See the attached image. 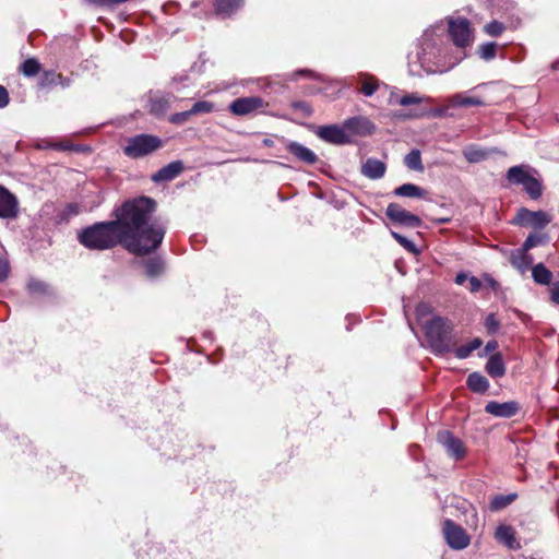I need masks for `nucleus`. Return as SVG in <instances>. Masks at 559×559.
<instances>
[{"mask_svg":"<svg viewBox=\"0 0 559 559\" xmlns=\"http://www.w3.org/2000/svg\"><path fill=\"white\" fill-rule=\"evenodd\" d=\"M469 281V289L472 293H476L480 289L481 287V282L479 278L475 277V276H471L468 278Z\"/></svg>","mask_w":559,"mask_h":559,"instance_id":"nucleus-53","label":"nucleus"},{"mask_svg":"<svg viewBox=\"0 0 559 559\" xmlns=\"http://www.w3.org/2000/svg\"><path fill=\"white\" fill-rule=\"evenodd\" d=\"M485 32L489 36H500L502 32L504 31V25L499 21H491L490 23L485 25Z\"/></svg>","mask_w":559,"mask_h":559,"instance_id":"nucleus-42","label":"nucleus"},{"mask_svg":"<svg viewBox=\"0 0 559 559\" xmlns=\"http://www.w3.org/2000/svg\"><path fill=\"white\" fill-rule=\"evenodd\" d=\"M449 106L452 107H469V106H483L484 102L481 98L476 96H468L464 93H457L449 97Z\"/></svg>","mask_w":559,"mask_h":559,"instance_id":"nucleus-25","label":"nucleus"},{"mask_svg":"<svg viewBox=\"0 0 559 559\" xmlns=\"http://www.w3.org/2000/svg\"><path fill=\"white\" fill-rule=\"evenodd\" d=\"M510 263L513 267H515L520 273L524 274L532 265L533 258L527 254L526 251L522 249L512 252L510 258Z\"/></svg>","mask_w":559,"mask_h":559,"instance_id":"nucleus-22","label":"nucleus"},{"mask_svg":"<svg viewBox=\"0 0 559 559\" xmlns=\"http://www.w3.org/2000/svg\"><path fill=\"white\" fill-rule=\"evenodd\" d=\"M486 371L492 378H501L506 373V366L501 354L497 353L489 357L486 364Z\"/></svg>","mask_w":559,"mask_h":559,"instance_id":"nucleus-24","label":"nucleus"},{"mask_svg":"<svg viewBox=\"0 0 559 559\" xmlns=\"http://www.w3.org/2000/svg\"><path fill=\"white\" fill-rule=\"evenodd\" d=\"M391 236L405 249L407 250L408 252L411 253H417L418 250L415 246V243L413 241H411L409 239H407L406 237H404L403 235L396 233V231H391Z\"/></svg>","mask_w":559,"mask_h":559,"instance_id":"nucleus-37","label":"nucleus"},{"mask_svg":"<svg viewBox=\"0 0 559 559\" xmlns=\"http://www.w3.org/2000/svg\"><path fill=\"white\" fill-rule=\"evenodd\" d=\"M175 96L170 93L151 92L148 96L150 112L156 117L164 116L170 108Z\"/></svg>","mask_w":559,"mask_h":559,"instance_id":"nucleus-16","label":"nucleus"},{"mask_svg":"<svg viewBox=\"0 0 559 559\" xmlns=\"http://www.w3.org/2000/svg\"><path fill=\"white\" fill-rule=\"evenodd\" d=\"M507 179L513 185H521L532 200H538L543 194L539 179L533 177L523 165L513 166L507 173Z\"/></svg>","mask_w":559,"mask_h":559,"instance_id":"nucleus-6","label":"nucleus"},{"mask_svg":"<svg viewBox=\"0 0 559 559\" xmlns=\"http://www.w3.org/2000/svg\"><path fill=\"white\" fill-rule=\"evenodd\" d=\"M163 146L159 136L153 134L141 133L128 138L123 146V154L132 159L147 156Z\"/></svg>","mask_w":559,"mask_h":559,"instance_id":"nucleus-4","label":"nucleus"},{"mask_svg":"<svg viewBox=\"0 0 559 559\" xmlns=\"http://www.w3.org/2000/svg\"><path fill=\"white\" fill-rule=\"evenodd\" d=\"M343 124L346 133L349 135L367 136L372 134L376 130V126L367 117L362 116L348 118Z\"/></svg>","mask_w":559,"mask_h":559,"instance_id":"nucleus-15","label":"nucleus"},{"mask_svg":"<svg viewBox=\"0 0 559 559\" xmlns=\"http://www.w3.org/2000/svg\"><path fill=\"white\" fill-rule=\"evenodd\" d=\"M27 288H28L29 293L35 294V293H44L46 286L44 283H41L39 281H31L27 285Z\"/></svg>","mask_w":559,"mask_h":559,"instance_id":"nucleus-49","label":"nucleus"},{"mask_svg":"<svg viewBox=\"0 0 559 559\" xmlns=\"http://www.w3.org/2000/svg\"><path fill=\"white\" fill-rule=\"evenodd\" d=\"M486 281L492 289H497V287L499 286V284L491 277H486Z\"/></svg>","mask_w":559,"mask_h":559,"instance_id":"nucleus-55","label":"nucleus"},{"mask_svg":"<svg viewBox=\"0 0 559 559\" xmlns=\"http://www.w3.org/2000/svg\"><path fill=\"white\" fill-rule=\"evenodd\" d=\"M182 170L183 163L181 160H174L154 173L151 179L156 183L168 182L178 177Z\"/></svg>","mask_w":559,"mask_h":559,"instance_id":"nucleus-18","label":"nucleus"},{"mask_svg":"<svg viewBox=\"0 0 559 559\" xmlns=\"http://www.w3.org/2000/svg\"><path fill=\"white\" fill-rule=\"evenodd\" d=\"M421 102H431L430 97H420L416 93L407 94L402 96L397 103L401 106H409L415 104H420Z\"/></svg>","mask_w":559,"mask_h":559,"instance_id":"nucleus-36","label":"nucleus"},{"mask_svg":"<svg viewBox=\"0 0 559 559\" xmlns=\"http://www.w3.org/2000/svg\"><path fill=\"white\" fill-rule=\"evenodd\" d=\"M447 222H449V219H448V218H440V219H438V223H439V224H444V223H447Z\"/></svg>","mask_w":559,"mask_h":559,"instance_id":"nucleus-57","label":"nucleus"},{"mask_svg":"<svg viewBox=\"0 0 559 559\" xmlns=\"http://www.w3.org/2000/svg\"><path fill=\"white\" fill-rule=\"evenodd\" d=\"M79 214V205L74 203L68 204L60 213L59 218L62 222H68L71 217Z\"/></svg>","mask_w":559,"mask_h":559,"instance_id":"nucleus-43","label":"nucleus"},{"mask_svg":"<svg viewBox=\"0 0 559 559\" xmlns=\"http://www.w3.org/2000/svg\"><path fill=\"white\" fill-rule=\"evenodd\" d=\"M79 242L90 250L104 251L117 245L123 247L122 237L114 221L97 222L78 234Z\"/></svg>","mask_w":559,"mask_h":559,"instance_id":"nucleus-2","label":"nucleus"},{"mask_svg":"<svg viewBox=\"0 0 559 559\" xmlns=\"http://www.w3.org/2000/svg\"><path fill=\"white\" fill-rule=\"evenodd\" d=\"M549 294L551 302L559 305V281L551 284Z\"/></svg>","mask_w":559,"mask_h":559,"instance_id":"nucleus-50","label":"nucleus"},{"mask_svg":"<svg viewBox=\"0 0 559 559\" xmlns=\"http://www.w3.org/2000/svg\"><path fill=\"white\" fill-rule=\"evenodd\" d=\"M448 32L452 41L457 47H466L473 40L471 24L465 17H449Z\"/></svg>","mask_w":559,"mask_h":559,"instance_id":"nucleus-7","label":"nucleus"},{"mask_svg":"<svg viewBox=\"0 0 559 559\" xmlns=\"http://www.w3.org/2000/svg\"><path fill=\"white\" fill-rule=\"evenodd\" d=\"M191 116H192V114L189 109V110H186L182 112H176V114L171 115L169 118V121L175 124H181V123H185Z\"/></svg>","mask_w":559,"mask_h":559,"instance_id":"nucleus-47","label":"nucleus"},{"mask_svg":"<svg viewBox=\"0 0 559 559\" xmlns=\"http://www.w3.org/2000/svg\"><path fill=\"white\" fill-rule=\"evenodd\" d=\"M360 78H361L360 92L367 97L372 96L379 87L377 79L369 74H360Z\"/></svg>","mask_w":559,"mask_h":559,"instance_id":"nucleus-32","label":"nucleus"},{"mask_svg":"<svg viewBox=\"0 0 559 559\" xmlns=\"http://www.w3.org/2000/svg\"><path fill=\"white\" fill-rule=\"evenodd\" d=\"M442 532L447 544L452 549H465L471 543V537L466 531L450 519L443 522Z\"/></svg>","mask_w":559,"mask_h":559,"instance_id":"nucleus-9","label":"nucleus"},{"mask_svg":"<svg viewBox=\"0 0 559 559\" xmlns=\"http://www.w3.org/2000/svg\"><path fill=\"white\" fill-rule=\"evenodd\" d=\"M467 278H468V277H467V274H465V273H463V272H460V273H457V274H456V276H455V283H456L457 285H462V284H464V282H465Z\"/></svg>","mask_w":559,"mask_h":559,"instance_id":"nucleus-54","label":"nucleus"},{"mask_svg":"<svg viewBox=\"0 0 559 559\" xmlns=\"http://www.w3.org/2000/svg\"><path fill=\"white\" fill-rule=\"evenodd\" d=\"M552 221V216L545 211H531L526 207H521L513 222L516 225L524 227H532L534 229H543Z\"/></svg>","mask_w":559,"mask_h":559,"instance_id":"nucleus-8","label":"nucleus"},{"mask_svg":"<svg viewBox=\"0 0 559 559\" xmlns=\"http://www.w3.org/2000/svg\"><path fill=\"white\" fill-rule=\"evenodd\" d=\"M532 277L534 282L539 285L552 284V273L543 263H538L532 267Z\"/></svg>","mask_w":559,"mask_h":559,"instance_id":"nucleus-28","label":"nucleus"},{"mask_svg":"<svg viewBox=\"0 0 559 559\" xmlns=\"http://www.w3.org/2000/svg\"><path fill=\"white\" fill-rule=\"evenodd\" d=\"M214 110V104L207 100L197 102L190 109L192 116L199 114H209Z\"/></svg>","mask_w":559,"mask_h":559,"instance_id":"nucleus-38","label":"nucleus"},{"mask_svg":"<svg viewBox=\"0 0 559 559\" xmlns=\"http://www.w3.org/2000/svg\"><path fill=\"white\" fill-rule=\"evenodd\" d=\"M453 324L448 319L435 317L425 325L426 338L435 354H447L453 349Z\"/></svg>","mask_w":559,"mask_h":559,"instance_id":"nucleus-3","label":"nucleus"},{"mask_svg":"<svg viewBox=\"0 0 559 559\" xmlns=\"http://www.w3.org/2000/svg\"><path fill=\"white\" fill-rule=\"evenodd\" d=\"M393 193L396 197L421 199L425 197L426 191L423 188H420L419 186H416L414 183H404V185L395 188Z\"/></svg>","mask_w":559,"mask_h":559,"instance_id":"nucleus-27","label":"nucleus"},{"mask_svg":"<svg viewBox=\"0 0 559 559\" xmlns=\"http://www.w3.org/2000/svg\"><path fill=\"white\" fill-rule=\"evenodd\" d=\"M463 155L469 163H479L487 158L488 153L477 146L471 145L464 148Z\"/></svg>","mask_w":559,"mask_h":559,"instance_id":"nucleus-33","label":"nucleus"},{"mask_svg":"<svg viewBox=\"0 0 559 559\" xmlns=\"http://www.w3.org/2000/svg\"><path fill=\"white\" fill-rule=\"evenodd\" d=\"M21 71L25 76H35L40 71V63L34 58L26 59L21 64Z\"/></svg>","mask_w":559,"mask_h":559,"instance_id":"nucleus-34","label":"nucleus"},{"mask_svg":"<svg viewBox=\"0 0 559 559\" xmlns=\"http://www.w3.org/2000/svg\"><path fill=\"white\" fill-rule=\"evenodd\" d=\"M9 104V94L5 87L0 85V108H4Z\"/></svg>","mask_w":559,"mask_h":559,"instance_id":"nucleus-52","label":"nucleus"},{"mask_svg":"<svg viewBox=\"0 0 559 559\" xmlns=\"http://www.w3.org/2000/svg\"><path fill=\"white\" fill-rule=\"evenodd\" d=\"M496 538L504 544L509 549L519 548V544L514 536V530L509 525H500L496 530Z\"/></svg>","mask_w":559,"mask_h":559,"instance_id":"nucleus-23","label":"nucleus"},{"mask_svg":"<svg viewBox=\"0 0 559 559\" xmlns=\"http://www.w3.org/2000/svg\"><path fill=\"white\" fill-rule=\"evenodd\" d=\"M467 388L475 393H485L489 389V381L479 372H472L466 380Z\"/></svg>","mask_w":559,"mask_h":559,"instance_id":"nucleus-26","label":"nucleus"},{"mask_svg":"<svg viewBox=\"0 0 559 559\" xmlns=\"http://www.w3.org/2000/svg\"><path fill=\"white\" fill-rule=\"evenodd\" d=\"M483 345V341L478 337H475L469 343L455 347L452 350L454 352V355L459 359H466L468 358L472 353Z\"/></svg>","mask_w":559,"mask_h":559,"instance_id":"nucleus-29","label":"nucleus"},{"mask_svg":"<svg viewBox=\"0 0 559 559\" xmlns=\"http://www.w3.org/2000/svg\"><path fill=\"white\" fill-rule=\"evenodd\" d=\"M497 347H498V343H497V341H489V342L486 344L485 348H484L481 352H479V353H478V356H479V357H485V356H487L489 353L495 352V350L497 349Z\"/></svg>","mask_w":559,"mask_h":559,"instance_id":"nucleus-51","label":"nucleus"},{"mask_svg":"<svg viewBox=\"0 0 559 559\" xmlns=\"http://www.w3.org/2000/svg\"><path fill=\"white\" fill-rule=\"evenodd\" d=\"M286 148L289 153H292L298 160L312 165L318 160V156L310 148L304 146L302 144L288 141L286 144Z\"/></svg>","mask_w":559,"mask_h":559,"instance_id":"nucleus-19","label":"nucleus"},{"mask_svg":"<svg viewBox=\"0 0 559 559\" xmlns=\"http://www.w3.org/2000/svg\"><path fill=\"white\" fill-rule=\"evenodd\" d=\"M144 267L145 273L148 277H155L162 273L163 261L157 258L148 259L147 261H145Z\"/></svg>","mask_w":559,"mask_h":559,"instance_id":"nucleus-35","label":"nucleus"},{"mask_svg":"<svg viewBox=\"0 0 559 559\" xmlns=\"http://www.w3.org/2000/svg\"><path fill=\"white\" fill-rule=\"evenodd\" d=\"M448 109H449V106H445V107L430 109L427 112H421V114H418V115H415V116L416 117L427 116V117H430V118H443V117L449 116Z\"/></svg>","mask_w":559,"mask_h":559,"instance_id":"nucleus-45","label":"nucleus"},{"mask_svg":"<svg viewBox=\"0 0 559 559\" xmlns=\"http://www.w3.org/2000/svg\"><path fill=\"white\" fill-rule=\"evenodd\" d=\"M243 3V0H215L214 10L217 15L228 17Z\"/></svg>","mask_w":559,"mask_h":559,"instance_id":"nucleus-21","label":"nucleus"},{"mask_svg":"<svg viewBox=\"0 0 559 559\" xmlns=\"http://www.w3.org/2000/svg\"><path fill=\"white\" fill-rule=\"evenodd\" d=\"M404 164L408 169L424 171L421 154L419 150H412L404 158Z\"/></svg>","mask_w":559,"mask_h":559,"instance_id":"nucleus-31","label":"nucleus"},{"mask_svg":"<svg viewBox=\"0 0 559 559\" xmlns=\"http://www.w3.org/2000/svg\"><path fill=\"white\" fill-rule=\"evenodd\" d=\"M543 240H544L543 235L531 234L527 236V238L523 242L522 250L527 252L528 250H531V249L535 248L536 246H538L539 243H542Z\"/></svg>","mask_w":559,"mask_h":559,"instance_id":"nucleus-41","label":"nucleus"},{"mask_svg":"<svg viewBox=\"0 0 559 559\" xmlns=\"http://www.w3.org/2000/svg\"><path fill=\"white\" fill-rule=\"evenodd\" d=\"M20 213L17 198L3 186H0V218L15 219Z\"/></svg>","mask_w":559,"mask_h":559,"instance_id":"nucleus-14","label":"nucleus"},{"mask_svg":"<svg viewBox=\"0 0 559 559\" xmlns=\"http://www.w3.org/2000/svg\"><path fill=\"white\" fill-rule=\"evenodd\" d=\"M520 406L519 403L514 401L499 403L496 401H490L485 406V412L501 418H511L519 412Z\"/></svg>","mask_w":559,"mask_h":559,"instance_id":"nucleus-17","label":"nucleus"},{"mask_svg":"<svg viewBox=\"0 0 559 559\" xmlns=\"http://www.w3.org/2000/svg\"><path fill=\"white\" fill-rule=\"evenodd\" d=\"M438 441L454 460L459 461L465 456L466 451L463 441L451 431L444 430L439 432Z\"/></svg>","mask_w":559,"mask_h":559,"instance_id":"nucleus-13","label":"nucleus"},{"mask_svg":"<svg viewBox=\"0 0 559 559\" xmlns=\"http://www.w3.org/2000/svg\"><path fill=\"white\" fill-rule=\"evenodd\" d=\"M267 104L260 96L239 97L230 103L228 109L235 116H247L262 110Z\"/></svg>","mask_w":559,"mask_h":559,"instance_id":"nucleus-11","label":"nucleus"},{"mask_svg":"<svg viewBox=\"0 0 559 559\" xmlns=\"http://www.w3.org/2000/svg\"><path fill=\"white\" fill-rule=\"evenodd\" d=\"M299 76H307V78H310L312 80L321 81V82L325 81L324 78L321 74H318V73H316L313 71H310V70H307V69L297 70L293 74H290L287 79L292 80V81H296V80L299 79Z\"/></svg>","mask_w":559,"mask_h":559,"instance_id":"nucleus-40","label":"nucleus"},{"mask_svg":"<svg viewBox=\"0 0 559 559\" xmlns=\"http://www.w3.org/2000/svg\"><path fill=\"white\" fill-rule=\"evenodd\" d=\"M9 262L0 255V282H3L9 276Z\"/></svg>","mask_w":559,"mask_h":559,"instance_id":"nucleus-48","label":"nucleus"},{"mask_svg":"<svg viewBox=\"0 0 559 559\" xmlns=\"http://www.w3.org/2000/svg\"><path fill=\"white\" fill-rule=\"evenodd\" d=\"M316 133L321 140L332 144L341 145L352 142L350 135L346 133L344 124L342 127L336 124L322 126L318 128Z\"/></svg>","mask_w":559,"mask_h":559,"instance_id":"nucleus-12","label":"nucleus"},{"mask_svg":"<svg viewBox=\"0 0 559 559\" xmlns=\"http://www.w3.org/2000/svg\"><path fill=\"white\" fill-rule=\"evenodd\" d=\"M497 44L493 41L485 43L480 46L479 53L484 60H491L496 57Z\"/></svg>","mask_w":559,"mask_h":559,"instance_id":"nucleus-39","label":"nucleus"},{"mask_svg":"<svg viewBox=\"0 0 559 559\" xmlns=\"http://www.w3.org/2000/svg\"><path fill=\"white\" fill-rule=\"evenodd\" d=\"M155 210V200L140 197L126 201L115 211L112 221L122 237L123 248L130 253L146 255L160 246L166 226L157 221L150 223Z\"/></svg>","mask_w":559,"mask_h":559,"instance_id":"nucleus-1","label":"nucleus"},{"mask_svg":"<svg viewBox=\"0 0 559 559\" xmlns=\"http://www.w3.org/2000/svg\"><path fill=\"white\" fill-rule=\"evenodd\" d=\"M51 147L59 148V150L67 148V146H63V145H60V144H53V145H51Z\"/></svg>","mask_w":559,"mask_h":559,"instance_id":"nucleus-56","label":"nucleus"},{"mask_svg":"<svg viewBox=\"0 0 559 559\" xmlns=\"http://www.w3.org/2000/svg\"><path fill=\"white\" fill-rule=\"evenodd\" d=\"M518 498L516 493L498 495L492 497L490 500V509L492 511H499L510 506Z\"/></svg>","mask_w":559,"mask_h":559,"instance_id":"nucleus-30","label":"nucleus"},{"mask_svg":"<svg viewBox=\"0 0 559 559\" xmlns=\"http://www.w3.org/2000/svg\"><path fill=\"white\" fill-rule=\"evenodd\" d=\"M292 107L296 110L301 111L304 117H309L312 115V108L307 102H302V100L294 102L292 104Z\"/></svg>","mask_w":559,"mask_h":559,"instance_id":"nucleus-46","label":"nucleus"},{"mask_svg":"<svg viewBox=\"0 0 559 559\" xmlns=\"http://www.w3.org/2000/svg\"><path fill=\"white\" fill-rule=\"evenodd\" d=\"M485 328L489 334H495L500 328V322L493 313H489L485 319Z\"/></svg>","mask_w":559,"mask_h":559,"instance_id":"nucleus-44","label":"nucleus"},{"mask_svg":"<svg viewBox=\"0 0 559 559\" xmlns=\"http://www.w3.org/2000/svg\"><path fill=\"white\" fill-rule=\"evenodd\" d=\"M437 58V39L433 31L427 29L419 39L417 50L408 55V63H418L426 72L431 71V64Z\"/></svg>","mask_w":559,"mask_h":559,"instance_id":"nucleus-5","label":"nucleus"},{"mask_svg":"<svg viewBox=\"0 0 559 559\" xmlns=\"http://www.w3.org/2000/svg\"><path fill=\"white\" fill-rule=\"evenodd\" d=\"M386 166L377 158H368L360 168V173L368 179L377 180L384 176Z\"/></svg>","mask_w":559,"mask_h":559,"instance_id":"nucleus-20","label":"nucleus"},{"mask_svg":"<svg viewBox=\"0 0 559 559\" xmlns=\"http://www.w3.org/2000/svg\"><path fill=\"white\" fill-rule=\"evenodd\" d=\"M385 215L392 223L401 226L411 228H417L421 226V219L419 216L404 210L397 203H390L386 206Z\"/></svg>","mask_w":559,"mask_h":559,"instance_id":"nucleus-10","label":"nucleus"}]
</instances>
